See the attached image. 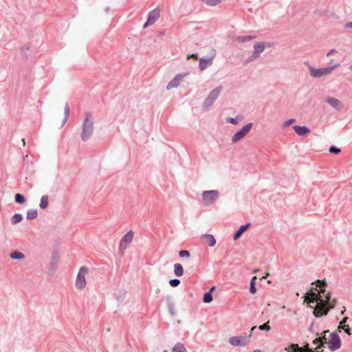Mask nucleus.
<instances>
[{"label": "nucleus", "instance_id": "obj_1", "mask_svg": "<svg viewBox=\"0 0 352 352\" xmlns=\"http://www.w3.org/2000/svg\"><path fill=\"white\" fill-rule=\"evenodd\" d=\"M320 292L324 294V290L321 289ZM305 301L310 307L314 308L313 314L316 317L326 316L329 310L333 309L336 304V300L331 298L330 294L320 295L312 291L307 294Z\"/></svg>", "mask_w": 352, "mask_h": 352}, {"label": "nucleus", "instance_id": "obj_2", "mask_svg": "<svg viewBox=\"0 0 352 352\" xmlns=\"http://www.w3.org/2000/svg\"><path fill=\"white\" fill-rule=\"evenodd\" d=\"M340 66L339 63H336L334 65H329L324 67H314L312 65L307 64L309 75L314 78H319L326 76Z\"/></svg>", "mask_w": 352, "mask_h": 352}, {"label": "nucleus", "instance_id": "obj_3", "mask_svg": "<svg viewBox=\"0 0 352 352\" xmlns=\"http://www.w3.org/2000/svg\"><path fill=\"white\" fill-rule=\"evenodd\" d=\"M324 337L318 338L314 341L315 344L320 343L321 344H323L324 341L325 343L328 344L329 349L332 351L336 350L340 347V338L337 333H330L327 341L325 336L326 333H328L329 331H324Z\"/></svg>", "mask_w": 352, "mask_h": 352}, {"label": "nucleus", "instance_id": "obj_4", "mask_svg": "<svg viewBox=\"0 0 352 352\" xmlns=\"http://www.w3.org/2000/svg\"><path fill=\"white\" fill-rule=\"evenodd\" d=\"M222 91L223 87L221 85H219L212 89L204 100L202 102V108L204 109H208L213 106L216 100L219 98Z\"/></svg>", "mask_w": 352, "mask_h": 352}, {"label": "nucleus", "instance_id": "obj_5", "mask_svg": "<svg viewBox=\"0 0 352 352\" xmlns=\"http://www.w3.org/2000/svg\"><path fill=\"white\" fill-rule=\"evenodd\" d=\"M94 119L89 115H86L82 124L81 139L82 141L88 140L94 133Z\"/></svg>", "mask_w": 352, "mask_h": 352}, {"label": "nucleus", "instance_id": "obj_6", "mask_svg": "<svg viewBox=\"0 0 352 352\" xmlns=\"http://www.w3.org/2000/svg\"><path fill=\"white\" fill-rule=\"evenodd\" d=\"M220 193L217 190H204L201 194L203 203L209 206L216 202L219 198Z\"/></svg>", "mask_w": 352, "mask_h": 352}, {"label": "nucleus", "instance_id": "obj_7", "mask_svg": "<svg viewBox=\"0 0 352 352\" xmlns=\"http://www.w3.org/2000/svg\"><path fill=\"white\" fill-rule=\"evenodd\" d=\"M88 271L89 269L85 266L81 267L79 269L75 281V286L78 289L82 290L85 288L87 285L86 277L88 274Z\"/></svg>", "mask_w": 352, "mask_h": 352}, {"label": "nucleus", "instance_id": "obj_8", "mask_svg": "<svg viewBox=\"0 0 352 352\" xmlns=\"http://www.w3.org/2000/svg\"><path fill=\"white\" fill-rule=\"evenodd\" d=\"M253 124L252 122H248L243 127L236 131L231 138L232 144H235L241 140H243L251 131L252 128Z\"/></svg>", "mask_w": 352, "mask_h": 352}, {"label": "nucleus", "instance_id": "obj_9", "mask_svg": "<svg viewBox=\"0 0 352 352\" xmlns=\"http://www.w3.org/2000/svg\"><path fill=\"white\" fill-rule=\"evenodd\" d=\"M134 237V232L132 230L128 231L120 239L119 243V251L124 254L129 245L131 243Z\"/></svg>", "mask_w": 352, "mask_h": 352}, {"label": "nucleus", "instance_id": "obj_10", "mask_svg": "<svg viewBox=\"0 0 352 352\" xmlns=\"http://www.w3.org/2000/svg\"><path fill=\"white\" fill-rule=\"evenodd\" d=\"M251 336V333L248 337L242 336H232L228 339V343L232 346H245L249 343Z\"/></svg>", "mask_w": 352, "mask_h": 352}, {"label": "nucleus", "instance_id": "obj_11", "mask_svg": "<svg viewBox=\"0 0 352 352\" xmlns=\"http://www.w3.org/2000/svg\"><path fill=\"white\" fill-rule=\"evenodd\" d=\"M266 47V44L263 42H257L254 43L253 46V52L252 55L248 58V61L251 62L256 59H258L261 53L263 52Z\"/></svg>", "mask_w": 352, "mask_h": 352}, {"label": "nucleus", "instance_id": "obj_12", "mask_svg": "<svg viewBox=\"0 0 352 352\" xmlns=\"http://www.w3.org/2000/svg\"><path fill=\"white\" fill-rule=\"evenodd\" d=\"M160 9L159 7L153 9L149 12L146 22L144 24L143 28H146L150 25H153L160 18Z\"/></svg>", "mask_w": 352, "mask_h": 352}, {"label": "nucleus", "instance_id": "obj_13", "mask_svg": "<svg viewBox=\"0 0 352 352\" xmlns=\"http://www.w3.org/2000/svg\"><path fill=\"white\" fill-rule=\"evenodd\" d=\"M187 76L186 73L177 74L166 86L167 90H170L179 87L183 79Z\"/></svg>", "mask_w": 352, "mask_h": 352}, {"label": "nucleus", "instance_id": "obj_14", "mask_svg": "<svg viewBox=\"0 0 352 352\" xmlns=\"http://www.w3.org/2000/svg\"><path fill=\"white\" fill-rule=\"evenodd\" d=\"M214 56L202 57L199 59V68L201 71H204L206 69L212 65L214 61Z\"/></svg>", "mask_w": 352, "mask_h": 352}, {"label": "nucleus", "instance_id": "obj_15", "mask_svg": "<svg viewBox=\"0 0 352 352\" xmlns=\"http://www.w3.org/2000/svg\"><path fill=\"white\" fill-rule=\"evenodd\" d=\"M326 102L336 110H341L343 108L342 102L337 98L329 97L326 99Z\"/></svg>", "mask_w": 352, "mask_h": 352}, {"label": "nucleus", "instance_id": "obj_16", "mask_svg": "<svg viewBox=\"0 0 352 352\" xmlns=\"http://www.w3.org/2000/svg\"><path fill=\"white\" fill-rule=\"evenodd\" d=\"M294 130L298 135H305L310 132V129L305 126H294Z\"/></svg>", "mask_w": 352, "mask_h": 352}, {"label": "nucleus", "instance_id": "obj_17", "mask_svg": "<svg viewBox=\"0 0 352 352\" xmlns=\"http://www.w3.org/2000/svg\"><path fill=\"white\" fill-rule=\"evenodd\" d=\"M250 226V223H248L245 225L241 226L236 232L234 234L233 236V239L234 241L238 240L241 236L248 230V228Z\"/></svg>", "mask_w": 352, "mask_h": 352}, {"label": "nucleus", "instance_id": "obj_18", "mask_svg": "<svg viewBox=\"0 0 352 352\" xmlns=\"http://www.w3.org/2000/svg\"><path fill=\"white\" fill-rule=\"evenodd\" d=\"M201 237L210 247H214L215 245L216 240L212 234H206L201 235Z\"/></svg>", "mask_w": 352, "mask_h": 352}, {"label": "nucleus", "instance_id": "obj_19", "mask_svg": "<svg viewBox=\"0 0 352 352\" xmlns=\"http://www.w3.org/2000/svg\"><path fill=\"white\" fill-rule=\"evenodd\" d=\"M253 38H254V36H236L234 38V41L237 43L242 44V43L249 42L251 40H252Z\"/></svg>", "mask_w": 352, "mask_h": 352}, {"label": "nucleus", "instance_id": "obj_20", "mask_svg": "<svg viewBox=\"0 0 352 352\" xmlns=\"http://www.w3.org/2000/svg\"><path fill=\"white\" fill-rule=\"evenodd\" d=\"M10 257L14 260H23L25 258V256L21 252L14 251L10 254Z\"/></svg>", "mask_w": 352, "mask_h": 352}, {"label": "nucleus", "instance_id": "obj_21", "mask_svg": "<svg viewBox=\"0 0 352 352\" xmlns=\"http://www.w3.org/2000/svg\"><path fill=\"white\" fill-rule=\"evenodd\" d=\"M70 114V109L67 103L65 104L64 107V118L60 124V127H63L68 120Z\"/></svg>", "mask_w": 352, "mask_h": 352}, {"label": "nucleus", "instance_id": "obj_22", "mask_svg": "<svg viewBox=\"0 0 352 352\" xmlns=\"http://www.w3.org/2000/svg\"><path fill=\"white\" fill-rule=\"evenodd\" d=\"M174 274L176 276H182L184 274V269L181 264L175 263L174 265Z\"/></svg>", "mask_w": 352, "mask_h": 352}, {"label": "nucleus", "instance_id": "obj_23", "mask_svg": "<svg viewBox=\"0 0 352 352\" xmlns=\"http://www.w3.org/2000/svg\"><path fill=\"white\" fill-rule=\"evenodd\" d=\"M49 197L47 195H43L41 197L39 204V207L41 209H46L49 206Z\"/></svg>", "mask_w": 352, "mask_h": 352}, {"label": "nucleus", "instance_id": "obj_24", "mask_svg": "<svg viewBox=\"0 0 352 352\" xmlns=\"http://www.w3.org/2000/svg\"><path fill=\"white\" fill-rule=\"evenodd\" d=\"M23 219V217L21 214L17 213L14 214L11 219L10 222L12 225H16L18 223L21 222Z\"/></svg>", "mask_w": 352, "mask_h": 352}, {"label": "nucleus", "instance_id": "obj_25", "mask_svg": "<svg viewBox=\"0 0 352 352\" xmlns=\"http://www.w3.org/2000/svg\"><path fill=\"white\" fill-rule=\"evenodd\" d=\"M203 3L208 6L213 7L219 5L221 0H200Z\"/></svg>", "mask_w": 352, "mask_h": 352}, {"label": "nucleus", "instance_id": "obj_26", "mask_svg": "<svg viewBox=\"0 0 352 352\" xmlns=\"http://www.w3.org/2000/svg\"><path fill=\"white\" fill-rule=\"evenodd\" d=\"M173 352H187L184 345L182 343H177L173 348Z\"/></svg>", "mask_w": 352, "mask_h": 352}, {"label": "nucleus", "instance_id": "obj_27", "mask_svg": "<svg viewBox=\"0 0 352 352\" xmlns=\"http://www.w3.org/2000/svg\"><path fill=\"white\" fill-rule=\"evenodd\" d=\"M37 215H38V212H37L36 210H35V209L29 210L27 212L26 218L29 220H32V219H36L37 217Z\"/></svg>", "mask_w": 352, "mask_h": 352}, {"label": "nucleus", "instance_id": "obj_28", "mask_svg": "<svg viewBox=\"0 0 352 352\" xmlns=\"http://www.w3.org/2000/svg\"><path fill=\"white\" fill-rule=\"evenodd\" d=\"M14 200L17 204H23L25 202V198L20 193H17L14 196Z\"/></svg>", "mask_w": 352, "mask_h": 352}, {"label": "nucleus", "instance_id": "obj_29", "mask_svg": "<svg viewBox=\"0 0 352 352\" xmlns=\"http://www.w3.org/2000/svg\"><path fill=\"white\" fill-rule=\"evenodd\" d=\"M256 280V276H254L250 281V292L251 294H255L256 292V288L255 287V280Z\"/></svg>", "mask_w": 352, "mask_h": 352}, {"label": "nucleus", "instance_id": "obj_30", "mask_svg": "<svg viewBox=\"0 0 352 352\" xmlns=\"http://www.w3.org/2000/svg\"><path fill=\"white\" fill-rule=\"evenodd\" d=\"M212 294H210V292H208L205 293L204 295L203 301L205 303H210V302H212Z\"/></svg>", "mask_w": 352, "mask_h": 352}, {"label": "nucleus", "instance_id": "obj_31", "mask_svg": "<svg viewBox=\"0 0 352 352\" xmlns=\"http://www.w3.org/2000/svg\"><path fill=\"white\" fill-rule=\"evenodd\" d=\"M226 120L228 123H230L234 125H237L240 122V119L237 118H227Z\"/></svg>", "mask_w": 352, "mask_h": 352}, {"label": "nucleus", "instance_id": "obj_32", "mask_svg": "<svg viewBox=\"0 0 352 352\" xmlns=\"http://www.w3.org/2000/svg\"><path fill=\"white\" fill-rule=\"evenodd\" d=\"M295 121H296V120L294 118L289 119L283 123L282 126H283V128H287L289 126H290L291 124H292Z\"/></svg>", "mask_w": 352, "mask_h": 352}, {"label": "nucleus", "instance_id": "obj_33", "mask_svg": "<svg viewBox=\"0 0 352 352\" xmlns=\"http://www.w3.org/2000/svg\"><path fill=\"white\" fill-rule=\"evenodd\" d=\"M180 283V280L179 279H177V278H175V279H171L170 281H169V284L171 287H175L177 286H178Z\"/></svg>", "mask_w": 352, "mask_h": 352}, {"label": "nucleus", "instance_id": "obj_34", "mask_svg": "<svg viewBox=\"0 0 352 352\" xmlns=\"http://www.w3.org/2000/svg\"><path fill=\"white\" fill-rule=\"evenodd\" d=\"M179 256L182 258H188L190 256V252L187 250H181L179 252Z\"/></svg>", "mask_w": 352, "mask_h": 352}, {"label": "nucleus", "instance_id": "obj_35", "mask_svg": "<svg viewBox=\"0 0 352 352\" xmlns=\"http://www.w3.org/2000/svg\"><path fill=\"white\" fill-rule=\"evenodd\" d=\"M329 152L334 154H338L340 153V149L336 146H331L329 149Z\"/></svg>", "mask_w": 352, "mask_h": 352}, {"label": "nucleus", "instance_id": "obj_36", "mask_svg": "<svg viewBox=\"0 0 352 352\" xmlns=\"http://www.w3.org/2000/svg\"><path fill=\"white\" fill-rule=\"evenodd\" d=\"M269 322L262 324V325H260L258 327V329L260 330H266V331H270V327L269 326L268 324Z\"/></svg>", "mask_w": 352, "mask_h": 352}, {"label": "nucleus", "instance_id": "obj_37", "mask_svg": "<svg viewBox=\"0 0 352 352\" xmlns=\"http://www.w3.org/2000/svg\"><path fill=\"white\" fill-rule=\"evenodd\" d=\"M317 284L316 286L322 288V287H324L326 285V282L324 280H318L316 281Z\"/></svg>", "mask_w": 352, "mask_h": 352}, {"label": "nucleus", "instance_id": "obj_38", "mask_svg": "<svg viewBox=\"0 0 352 352\" xmlns=\"http://www.w3.org/2000/svg\"><path fill=\"white\" fill-rule=\"evenodd\" d=\"M126 294V292L125 291H124V292H122V294H120L119 296H118V295H116V298H117V299H118V300L122 301V300L124 299V296H125Z\"/></svg>", "mask_w": 352, "mask_h": 352}, {"label": "nucleus", "instance_id": "obj_39", "mask_svg": "<svg viewBox=\"0 0 352 352\" xmlns=\"http://www.w3.org/2000/svg\"><path fill=\"white\" fill-rule=\"evenodd\" d=\"M338 52L337 50H334V49H332L331 50H329L327 53V56H333L335 55L336 54H337Z\"/></svg>", "mask_w": 352, "mask_h": 352}, {"label": "nucleus", "instance_id": "obj_40", "mask_svg": "<svg viewBox=\"0 0 352 352\" xmlns=\"http://www.w3.org/2000/svg\"><path fill=\"white\" fill-rule=\"evenodd\" d=\"M343 330H344V331H345L347 334H349V335H350V334H351V333H350V328H349V327L348 325H346V324H345V325H344V329H343Z\"/></svg>", "mask_w": 352, "mask_h": 352}, {"label": "nucleus", "instance_id": "obj_41", "mask_svg": "<svg viewBox=\"0 0 352 352\" xmlns=\"http://www.w3.org/2000/svg\"><path fill=\"white\" fill-rule=\"evenodd\" d=\"M190 58H197V54H188L187 56V59H189Z\"/></svg>", "mask_w": 352, "mask_h": 352}, {"label": "nucleus", "instance_id": "obj_42", "mask_svg": "<svg viewBox=\"0 0 352 352\" xmlns=\"http://www.w3.org/2000/svg\"><path fill=\"white\" fill-rule=\"evenodd\" d=\"M344 27H345L346 28H351V29H352V21H351V22L346 23L344 25Z\"/></svg>", "mask_w": 352, "mask_h": 352}, {"label": "nucleus", "instance_id": "obj_43", "mask_svg": "<svg viewBox=\"0 0 352 352\" xmlns=\"http://www.w3.org/2000/svg\"><path fill=\"white\" fill-rule=\"evenodd\" d=\"M347 320H348V318H347V317H344V318L340 321V324H345V323L346 322Z\"/></svg>", "mask_w": 352, "mask_h": 352}, {"label": "nucleus", "instance_id": "obj_44", "mask_svg": "<svg viewBox=\"0 0 352 352\" xmlns=\"http://www.w3.org/2000/svg\"><path fill=\"white\" fill-rule=\"evenodd\" d=\"M344 325H345V324H339V326H338V330H339V331H341V329H344Z\"/></svg>", "mask_w": 352, "mask_h": 352}, {"label": "nucleus", "instance_id": "obj_45", "mask_svg": "<svg viewBox=\"0 0 352 352\" xmlns=\"http://www.w3.org/2000/svg\"><path fill=\"white\" fill-rule=\"evenodd\" d=\"M214 289H215V287H214V286H213V287H212L210 288V291H209V292H210V294H212V292Z\"/></svg>", "mask_w": 352, "mask_h": 352}, {"label": "nucleus", "instance_id": "obj_46", "mask_svg": "<svg viewBox=\"0 0 352 352\" xmlns=\"http://www.w3.org/2000/svg\"><path fill=\"white\" fill-rule=\"evenodd\" d=\"M335 63L334 60L333 59H330L329 60V64H333L334 65L333 63Z\"/></svg>", "mask_w": 352, "mask_h": 352}, {"label": "nucleus", "instance_id": "obj_47", "mask_svg": "<svg viewBox=\"0 0 352 352\" xmlns=\"http://www.w3.org/2000/svg\"><path fill=\"white\" fill-rule=\"evenodd\" d=\"M269 276V273H266V274H265V276H263L262 277V279L266 278H267V276Z\"/></svg>", "mask_w": 352, "mask_h": 352}, {"label": "nucleus", "instance_id": "obj_48", "mask_svg": "<svg viewBox=\"0 0 352 352\" xmlns=\"http://www.w3.org/2000/svg\"><path fill=\"white\" fill-rule=\"evenodd\" d=\"M346 311L345 307H343V310L341 311V314L343 315Z\"/></svg>", "mask_w": 352, "mask_h": 352}, {"label": "nucleus", "instance_id": "obj_49", "mask_svg": "<svg viewBox=\"0 0 352 352\" xmlns=\"http://www.w3.org/2000/svg\"><path fill=\"white\" fill-rule=\"evenodd\" d=\"M169 310H170V311L171 314H172V315H173V314H174V313H173V309H172V307H169Z\"/></svg>", "mask_w": 352, "mask_h": 352}, {"label": "nucleus", "instance_id": "obj_50", "mask_svg": "<svg viewBox=\"0 0 352 352\" xmlns=\"http://www.w3.org/2000/svg\"><path fill=\"white\" fill-rule=\"evenodd\" d=\"M256 327H253L252 329H251V332H252Z\"/></svg>", "mask_w": 352, "mask_h": 352}, {"label": "nucleus", "instance_id": "obj_51", "mask_svg": "<svg viewBox=\"0 0 352 352\" xmlns=\"http://www.w3.org/2000/svg\"><path fill=\"white\" fill-rule=\"evenodd\" d=\"M349 69H350L351 70H352V63H351V64H350V65H349Z\"/></svg>", "mask_w": 352, "mask_h": 352}, {"label": "nucleus", "instance_id": "obj_52", "mask_svg": "<svg viewBox=\"0 0 352 352\" xmlns=\"http://www.w3.org/2000/svg\"><path fill=\"white\" fill-rule=\"evenodd\" d=\"M164 352H166V351H164Z\"/></svg>", "mask_w": 352, "mask_h": 352}]
</instances>
